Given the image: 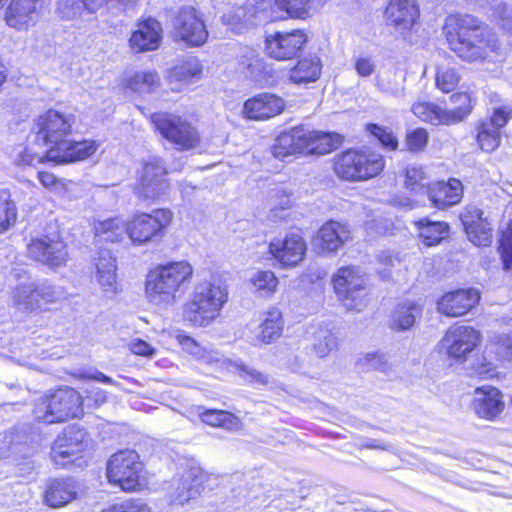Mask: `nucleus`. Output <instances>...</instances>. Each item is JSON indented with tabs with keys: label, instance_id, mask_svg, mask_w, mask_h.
I'll use <instances>...</instances> for the list:
<instances>
[{
	"label": "nucleus",
	"instance_id": "f03ea898",
	"mask_svg": "<svg viewBox=\"0 0 512 512\" xmlns=\"http://www.w3.org/2000/svg\"><path fill=\"white\" fill-rule=\"evenodd\" d=\"M444 31L450 48L466 61L485 59L499 48L496 35L470 15L448 16Z\"/></svg>",
	"mask_w": 512,
	"mask_h": 512
},
{
	"label": "nucleus",
	"instance_id": "aec40b11",
	"mask_svg": "<svg viewBox=\"0 0 512 512\" xmlns=\"http://www.w3.org/2000/svg\"><path fill=\"white\" fill-rule=\"evenodd\" d=\"M480 300L477 289H457L444 294L437 302L440 313L448 317H460L468 313Z\"/></svg>",
	"mask_w": 512,
	"mask_h": 512
},
{
	"label": "nucleus",
	"instance_id": "a211bd4d",
	"mask_svg": "<svg viewBox=\"0 0 512 512\" xmlns=\"http://www.w3.org/2000/svg\"><path fill=\"white\" fill-rule=\"evenodd\" d=\"M269 252L283 267H293L304 259L307 244L300 232H291L272 240Z\"/></svg>",
	"mask_w": 512,
	"mask_h": 512
},
{
	"label": "nucleus",
	"instance_id": "1a4fd4ad",
	"mask_svg": "<svg viewBox=\"0 0 512 512\" xmlns=\"http://www.w3.org/2000/svg\"><path fill=\"white\" fill-rule=\"evenodd\" d=\"M368 278L359 266H343L332 277L334 291L348 310L360 311L368 294Z\"/></svg>",
	"mask_w": 512,
	"mask_h": 512
},
{
	"label": "nucleus",
	"instance_id": "79ce46f5",
	"mask_svg": "<svg viewBox=\"0 0 512 512\" xmlns=\"http://www.w3.org/2000/svg\"><path fill=\"white\" fill-rule=\"evenodd\" d=\"M501 141V131L486 121L482 122L477 128V142L480 148L485 152L496 150Z\"/></svg>",
	"mask_w": 512,
	"mask_h": 512
},
{
	"label": "nucleus",
	"instance_id": "49530a36",
	"mask_svg": "<svg viewBox=\"0 0 512 512\" xmlns=\"http://www.w3.org/2000/svg\"><path fill=\"white\" fill-rule=\"evenodd\" d=\"M17 210L10 194L0 190V233L7 231L16 221Z\"/></svg>",
	"mask_w": 512,
	"mask_h": 512
},
{
	"label": "nucleus",
	"instance_id": "3c124183",
	"mask_svg": "<svg viewBox=\"0 0 512 512\" xmlns=\"http://www.w3.org/2000/svg\"><path fill=\"white\" fill-rule=\"evenodd\" d=\"M498 250L501 255L504 270L512 267V221L509 222L506 230L502 233Z\"/></svg>",
	"mask_w": 512,
	"mask_h": 512
},
{
	"label": "nucleus",
	"instance_id": "c756f323",
	"mask_svg": "<svg viewBox=\"0 0 512 512\" xmlns=\"http://www.w3.org/2000/svg\"><path fill=\"white\" fill-rule=\"evenodd\" d=\"M420 240L426 246H435L448 236L449 225L443 221L422 218L415 222Z\"/></svg>",
	"mask_w": 512,
	"mask_h": 512
},
{
	"label": "nucleus",
	"instance_id": "f257e3e1",
	"mask_svg": "<svg viewBox=\"0 0 512 512\" xmlns=\"http://www.w3.org/2000/svg\"><path fill=\"white\" fill-rule=\"evenodd\" d=\"M173 219L169 209H155L151 213H139L124 223L119 218L99 221L95 225L96 236L101 241L119 242L127 234L133 245L141 246L160 241Z\"/></svg>",
	"mask_w": 512,
	"mask_h": 512
},
{
	"label": "nucleus",
	"instance_id": "9d476101",
	"mask_svg": "<svg viewBox=\"0 0 512 512\" xmlns=\"http://www.w3.org/2000/svg\"><path fill=\"white\" fill-rule=\"evenodd\" d=\"M142 463L134 450L119 451L111 456L107 463L109 482L124 491H134L140 486Z\"/></svg>",
	"mask_w": 512,
	"mask_h": 512
},
{
	"label": "nucleus",
	"instance_id": "e2e57ef3",
	"mask_svg": "<svg viewBox=\"0 0 512 512\" xmlns=\"http://www.w3.org/2000/svg\"><path fill=\"white\" fill-rule=\"evenodd\" d=\"M38 179L45 188L54 193L62 194L66 190L65 183L50 172L39 171Z\"/></svg>",
	"mask_w": 512,
	"mask_h": 512
},
{
	"label": "nucleus",
	"instance_id": "4468645a",
	"mask_svg": "<svg viewBox=\"0 0 512 512\" xmlns=\"http://www.w3.org/2000/svg\"><path fill=\"white\" fill-rule=\"evenodd\" d=\"M307 42L303 30L277 31L268 34L265 39L267 54L276 60H289L298 55Z\"/></svg>",
	"mask_w": 512,
	"mask_h": 512
},
{
	"label": "nucleus",
	"instance_id": "69168bd1",
	"mask_svg": "<svg viewBox=\"0 0 512 512\" xmlns=\"http://www.w3.org/2000/svg\"><path fill=\"white\" fill-rule=\"evenodd\" d=\"M237 367L240 376L245 377L251 383H259L263 385L268 383V376L262 374L258 370L250 368L244 364L238 365Z\"/></svg>",
	"mask_w": 512,
	"mask_h": 512
},
{
	"label": "nucleus",
	"instance_id": "4be33fe9",
	"mask_svg": "<svg viewBox=\"0 0 512 512\" xmlns=\"http://www.w3.org/2000/svg\"><path fill=\"white\" fill-rule=\"evenodd\" d=\"M418 17L415 0H391L385 10L387 24L402 35L412 29Z\"/></svg>",
	"mask_w": 512,
	"mask_h": 512
},
{
	"label": "nucleus",
	"instance_id": "6ab92c4d",
	"mask_svg": "<svg viewBox=\"0 0 512 512\" xmlns=\"http://www.w3.org/2000/svg\"><path fill=\"white\" fill-rule=\"evenodd\" d=\"M351 238V231L346 224L330 220L321 226L312 243L318 254L326 255L336 252Z\"/></svg>",
	"mask_w": 512,
	"mask_h": 512
},
{
	"label": "nucleus",
	"instance_id": "e433bc0d",
	"mask_svg": "<svg viewBox=\"0 0 512 512\" xmlns=\"http://www.w3.org/2000/svg\"><path fill=\"white\" fill-rule=\"evenodd\" d=\"M202 65L195 57L184 60L175 66L169 75L171 82H179L182 84H190L201 78Z\"/></svg>",
	"mask_w": 512,
	"mask_h": 512
},
{
	"label": "nucleus",
	"instance_id": "de8ad7c7",
	"mask_svg": "<svg viewBox=\"0 0 512 512\" xmlns=\"http://www.w3.org/2000/svg\"><path fill=\"white\" fill-rule=\"evenodd\" d=\"M460 81V76L455 68L451 67H438L436 73V85L445 92L453 91Z\"/></svg>",
	"mask_w": 512,
	"mask_h": 512
},
{
	"label": "nucleus",
	"instance_id": "052dcab7",
	"mask_svg": "<svg viewBox=\"0 0 512 512\" xmlns=\"http://www.w3.org/2000/svg\"><path fill=\"white\" fill-rule=\"evenodd\" d=\"M493 15L498 24L507 31H512V6L499 4L493 9Z\"/></svg>",
	"mask_w": 512,
	"mask_h": 512
},
{
	"label": "nucleus",
	"instance_id": "5fc2aeb1",
	"mask_svg": "<svg viewBox=\"0 0 512 512\" xmlns=\"http://www.w3.org/2000/svg\"><path fill=\"white\" fill-rule=\"evenodd\" d=\"M429 135L426 129L417 128L407 133L406 145L409 151L420 152L427 146Z\"/></svg>",
	"mask_w": 512,
	"mask_h": 512
},
{
	"label": "nucleus",
	"instance_id": "ea45409f",
	"mask_svg": "<svg viewBox=\"0 0 512 512\" xmlns=\"http://www.w3.org/2000/svg\"><path fill=\"white\" fill-rule=\"evenodd\" d=\"M160 83L158 74L154 71L135 72L128 80L127 86L136 93L153 92Z\"/></svg>",
	"mask_w": 512,
	"mask_h": 512
},
{
	"label": "nucleus",
	"instance_id": "58836bf2",
	"mask_svg": "<svg viewBox=\"0 0 512 512\" xmlns=\"http://www.w3.org/2000/svg\"><path fill=\"white\" fill-rule=\"evenodd\" d=\"M253 291L261 297L269 298L277 290L279 280L270 270H258L250 279Z\"/></svg>",
	"mask_w": 512,
	"mask_h": 512
},
{
	"label": "nucleus",
	"instance_id": "bb28decb",
	"mask_svg": "<svg viewBox=\"0 0 512 512\" xmlns=\"http://www.w3.org/2000/svg\"><path fill=\"white\" fill-rule=\"evenodd\" d=\"M475 413L484 419L493 420L504 408L502 393L493 386H482L475 389L473 401Z\"/></svg>",
	"mask_w": 512,
	"mask_h": 512
},
{
	"label": "nucleus",
	"instance_id": "8fccbe9b",
	"mask_svg": "<svg viewBox=\"0 0 512 512\" xmlns=\"http://www.w3.org/2000/svg\"><path fill=\"white\" fill-rule=\"evenodd\" d=\"M367 130L388 150H396L398 147L397 137L388 127L377 124H369Z\"/></svg>",
	"mask_w": 512,
	"mask_h": 512
},
{
	"label": "nucleus",
	"instance_id": "13d9d810",
	"mask_svg": "<svg viewBox=\"0 0 512 512\" xmlns=\"http://www.w3.org/2000/svg\"><path fill=\"white\" fill-rule=\"evenodd\" d=\"M511 118L512 106L507 104L494 108L490 119L486 122L488 124H492L496 129L501 131V129L507 125Z\"/></svg>",
	"mask_w": 512,
	"mask_h": 512
},
{
	"label": "nucleus",
	"instance_id": "f704fd0d",
	"mask_svg": "<svg viewBox=\"0 0 512 512\" xmlns=\"http://www.w3.org/2000/svg\"><path fill=\"white\" fill-rule=\"evenodd\" d=\"M97 281L105 292H116V264L109 251H103L96 264Z\"/></svg>",
	"mask_w": 512,
	"mask_h": 512
},
{
	"label": "nucleus",
	"instance_id": "4c0bfd02",
	"mask_svg": "<svg viewBox=\"0 0 512 512\" xmlns=\"http://www.w3.org/2000/svg\"><path fill=\"white\" fill-rule=\"evenodd\" d=\"M13 300L15 305L25 311L40 310L39 295L36 294V284L20 283L14 290Z\"/></svg>",
	"mask_w": 512,
	"mask_h": 512
},
{
	"label": "nucleus",
	"instance_id": "680f3d73",
	"mask_svg": "<svg viewBox=\"0 0 512 512\" xmlns=\"http://www.w3.org/2000/svg\"><path fill=\"white\" fill-rule=\"evenodd\" d=\"M79 0H58L57 12L64 19H73L80 14Z\"/></svg>",
	"mask_w": 512,
	"mask_h": 512
},
{
	"label": "nucleus",
	"instance_id": "cd10ccee",
	"mask_svg": "<svg viewBox=\"0 0 512 512\" xmlns=\"http://www.w3.org/2000/svg\"><path fill=\"white\" fill-rule=\"evenodd\" d=\"M201 480L194 469L184 471L181 477L173 479L171 484L170 502L184 505L200 495Z\"/></svg>",
	"mask_w": 512,
	"mask_h": 512
},
{
	"label": "nucleus",
	"instance_id": "774afa93",
	"mask_svg": "<svg viewBox=\"0 0 512 512\" xmlns=\"http://www.w3.org/2000/svg\"><path fill=\"white\" fill-rule=\"evenodd\" d=\"M271 202L274 208L280 207L281 209L290 208L292 201L290 194L283 189H275L271 192Z\"/></svg>",
	"mask_w": 512,
	"mask_h": 512
},
{
	"label": "nucleus",
	"instance_id": "9b49d317",
	"mask_svg": "<svg viewBox=\"0 0 512 512\" xmlns=\"http://www.w3.org/2000/svg\"><path fill=\"white\" fill-rule=\"evenodd\" d=\"M169 186L164 160L158 156H152L146 160L139 171L136 187L138 197L144 201L157 200L168 192Z\"/></svg>",
	"mask_w": 512,
	"mask_h": 512
},
{
	"label": "nucleus",
	"instance_id": "c9c22d12",
	"mask_svg": "<svg viewBox=\"0 0 512 512\" xmlns=\"http://www.w3.org/2000/svg\"><path fill=\"white\" fill-rule=\"evenodd\" d=\"M405 75L398 68L382 70L376 78V85L380 91L394 97L403 94Z\"/></svg>",
	"mask_w": 512,
	"mask_h": 512
},
{
	"label": "nucleus",
	"instance_id": "4d7b16f0",
	"mask_svg": "<svg viewBox=\"0 0 512 512\" xmlns=\"http://www.w3.org/2000/svg\"><path fill=\"white\" fill-rule=\"evenodd\" d=\"M474 234L476 238L474 239L471 235H467L468 239L475 245L479 247H487L492 242V229L490 223L480 222L476 227H474Z\"/></svg>",
	"mask_w": 512,
	"mask_h": 512
},
{
	"label": "nucleus",
	"instance_id": "603ef678",
	"mask_svg": "<svg viewBox=\"0 0 512 512\" xmlns=\"http://www.w3.org/2000/svg\"><path fill=\"white\" fill-rule=\"evenodd\" d=\"M47 159V150L43 153L35 151L32 147H25L18 152L15 157V164L17 166H35L42 163L44 159Z\"/></svg>",
	"mask_w": 512,
	"mask_h": 512
},
{
	"label": "nucleus",
	"instance_id": "0eeeda50",
	"mask_svg": "<svg viewBox=\"0 0 512 512\" xmlns=\"http://www.w3.org/2000/svg\"><path fill=\"white\" fill-rule=\"evenodd\" d=\"M151 123L162 138L175 150L185 152L201 148V137L197 127L179 115L166 112L153 113Z\"/></svg>",
	"mask_w": 512,
	"mask_h": 512
},
{
	"label": "nucleus",
	"instance_id": "bf43d9fd",
	"mask_svg": "<svg viewBox=\"0 0 512 512\" xmlns=\"http://www.w3.org/2000/svg\"><path fill=\"white\" fill-rule=\"evenodd\" d=\"M425 171L421 166L410 165L406 169L405 184L410 190H416L424 187L423 181L425 180Z\"/></svg>",
	"mask_w": 512,
	"mask_h": 512
},
{
	"label": "nucleus",
	"instance_id": "a19ab883",
	"mask_svg": "<svg viewBox=\"0 0 512 512\" xmlns=\"http://www.w3.org/2000/svg\"><path fill=\"white\" fill-rule=\"evenodd\" d=\"M201 420L213 427H222L227 430L238 428L239 419L224 410H206L200 414Z\"/></svg>",
	"mask_w": 512,
	"mask_h": 512
},
{
	"label": "nucleus",
	"instance_id": "864d4df0",
	"mask_svg": "<svg viewBox=\"0 0 512 512\" xmlns=\"http://www.w3.org/2000/svg\"><path fill=\"white\" fill-rule=\"evenodd\" d=\"M320 0H278L280 7L292 16L300 17L307 13Z\"/></svg>",
	"mask_w": 512,
	"mask_h": 512
},
{
	"label": "nucleus",
	"instance_id": "6e6552de",
	"mask_svg": "<svg viewBox=\"0 0 512 512\" xmlns=\"http://www.w3.org/2000/svg\"><path fill=\"white\" fill-rule=\"evenodd\" d=\"M384 166L382 155L350 149L335 158L334 171L343 180L363 181L377 176Z\"/></svg>",
	"mask_w": 512,
	"mask_h": 512
},
{
	"label": "nucleus",
	"instance_id": "20e7f679",
	"mask_svg": "<svg viewBox=\"0 0 512 512\" xmlns=\"http://www.w3.org/2000/svg\"><path fill=\"white\" fill-rule=\"evenodd\" d=\"M228 301V289L218 279L198 283L189 301L183 306V320L191 327L211 325Z\"/></svg>",
	"mask_w": 512,
	"mask_h": 512
},
{
	"label": "nucleus",
	"instance_id": "2f4dec72",
	"mask_svg": "<svg viewBox=\"0 0 512 512\" xmlns=\"http://www.w3.org/2000/svg\"><path fill=\"white\" fill-rule=\"evenodd\" d=\"M421 314L420 307L412 301L399 303L391 316V328L396 331H405L413 327L416 318Z\"/></svg>",
	"mask_w": 512,
	"mask_h": 512
},
{
	"label": "nucleus",
	"instance_id": "dca6fc26",
	"mask_svg": "<svg viewBox=\"0 0 512 512\" xmlns=\"http://www.w3.org/2000/svg\"><path fill=\"white\" fill-rule=\"evenodd\" d=\"M173 26L176 37L191 46H200L207 40L208 32L204 21L192 7L180 9Z\"/></svg>",
	"mask_w": 512,
	"mask_h": 512
},
{
	"label": "nucleus",
	"instance_id": "a18cd8bd",
	"mask_svg": "<svg viewBox=\"0 0 512 512\" xmlns=\"http://www.w3.org/2000/svg\"><path fill=\"white\" fill-rule=\"evenodd\" d=\"M337 347V338L326 329L319 328L314 333L313 351L318 358L326 357Z\"/></svg>",
	"mask_w": 512,
	"mask_h": 512
},
{
	"label": "nucleus",
	"instance_id": "ddd939ff",
	"mask_svg": "<svg viewBox=\"0 0 512 512\" xmlns=\"http://www.w3.org/2000/svg\"><path fill=\"white\" fill-rule=\"evenodd\" d=\"M88 445L87 433L83 428L72 425L64 429L51 449V459L58 467L72 462V457L82 452Z\"/></svg>",
	"mask_w": 512,
	"mask_h": 512
},
{
	"label": "nucleus",
	"instance_id": "b1692460",
	"mask_svg": "<svg viewBox=\"0 0 512 512\" xmlns=\"http://www.w3.org/2000/svg\"><path fill=\"white\" fill-rule=\"evenodd\" d=\"M282 98L269 93H262L244 102L242 114L249 120H266L279 115L284 109Z\"/></svg>",
	"mask_w": 512,
	"mask_h": 512
},
{
	"label": "nucleus",
	"instance_id": "5701e85b",
	"mask_svg": "<svg viewBox=\"0 0 512 512\" xmlns=\"http://www.w3.org/2000/svg\"><path fill=\"white\" fill-rule=\"evenodd\" d=\"M162 40V26L159 21L148 17L137 23L129 39L130 48L136 53L156 50Z\"/></svg>",
	"mask_w": 512,
	"mask_h": 512
},
{
	"label": "nucleus",
	"instance_id": "412c9836",
	"mask_svg": "<svg viewBox=\"0 0 512 512\" xmlns=\"http://www.w3.org/2000/svg\"><path fill=\"white\" fill-rule=\"evenodd\" d=\"M43 8L39 7L32 0H11L5 11L7 25L18 31H27L42 16Z\"/></svg>",
	"mask_w": 512,
	"mask_h": 512
},
{
	"label": "nucleus",
	"instance_id": "f3484780",
	"mask_svg": "<svg viewBox=\"0 0 512 512\" xmlns=\"http://www.w3.org/2000/svg\"><path fill=\"white\" fill-rule=\"evenodd\" d=\"M27 251L32 259L50 268L64 265L68 256L66 245L58 236L32 239Z\"/></svg>",
	"mask_w": 512,
	"mask_h": 512
},
{
	"label": "nucleus",
	"instance_id": "09e8293b",
	"mask_svg": "<svg viewBox=\"0 0 512 512\" xmlns=\"http://www.w3.org/2000/svg\"><path fill=\"white\" fill-rule=\"evenodd\" d=\"M460 219L466 234L471 235L474 239L476 238L473 230L474 227L480 224V222H487V219L483 218V212L476 206L466 207L461 213Z\"/></svg>",
	"mask_w": 512,
	"mask_h": 512
},
{
	"label": "nucleus",
	"instance_id": "37998d69",
	"mask_svg": "<svg viewBox=\"0 0 512 512\" xmlns=\"http://www.w3.org/2000/svg\"><path fill=\"white\" fill-rule=\"evenodd\" d=\"M36 294L39 295L41 307L50 303H58L68 298L64 287L55 285L47 280L36 284Z\"/></svg>",
	"mask_w": 512,
	"mask_h": 512
},
{
	"label": "nucleus",
	"instance_id": "72a5a7b5",
	"mask_svg": "<svg viewBox=\"0 0 512 512\" xmlns=\"http://www.w3.org/2000/svg\"><path fill=\"white\" fill-rule=\"evenodd\" d=\"M321 68V61L317 56L305 57L290 70V80L296 84L314 82L319 78Z\"/></svg>",
	"mask_w": 512,
	"mask_h": 512
},
{
	"label": "nucleus",
	"instance_id": "473e14b6",
	"mask_svg": "<svg viewBox=\"0 0 512 512\" xmlns=\"http://www.w3.org/2000/svg\"><path fill=\"white\" fill-rule=\"evenodd\" d=\"M412 113L421 121L432 125H451L446 109L429 101H417L411 107Z\"/></svg>",
	"mask_w": 512,
	"mask_h": 512
},
{
	"label": "nucleus",
	"instance_id": "c85d7f7f",
	"mask_svg": "<svg viewBox=\"0 0 512 512\" xmlns=\"http://www.w3.org/2000/svg\"><path fill=\"white\" fill-rule=\"evenodd\" d=\"M78 485L73 478H56L48 482L45 490V502L52 508L69 504L77 497Z\"/></svg>",
	"mask_w": 512,
	"mask_h": 512
},
{
	"label": "nucleus",
	"instance_id": "338daca9",
	"mask_svg": "<svg viewBox=\"0 0 512 512\" xmlns=\"http://www.w3.org/2000/svg\"><path fill=\"white\" fill-rule=\"evenodd\" d=\"M361 364L367 369L385 370L386 359L382 354L369 353L361 360Z\"/></svg>",
	"mask_w": 512,
	"mask_h": 512
},
{
	"label": "nucleus",
	"instance_id": "7c9ffc66",
	"mask_svg": "<svg viewBox=\"0 0 512 512\" xmlns=\"http://www.w3.org/2000/svg\"><path fill=\"white\" fill-rule=\"evenodd\" d=\"M282 330V313L278 308H271L265 313L255 340L257 343L270 344L280 337Z\"/></svg>",
	"mask_w": 512,
	"mask_h": 512
},
{
	"label": "nucleus",
	"instance_id": "2eb2a0df",
	"mask_svg": "<svg viewBox=\"0 0 512 512\" xmlns=\"http://www.w3.org/2000/svg\"><path fill=\"white\" fill-rule=\"evenodd\" d=\"M481 334L478 330L467 325L451 326L442 339L449 357L464 360L480 343Z\"/></svg>",
	"mask_w": 512,
	"mask_h": 512
},
{
	"label": "nucleus",
	"instance_id": "c03bdc74",
	"mask_svg": "<svg viewBox=\"0 0 512 512\" xmlns=\"http://www.w3.org/2000/svg\"><path fill=\"white\" fill-rule=\"evenodd\" d=\"M454 108L446 110L451 120V124H456L464 120L471 112V100L468 93H455L451 97Z\"/></svg>",
	"mask_w": 512,
	"mask_h": 512
},
{
	"label": "nucleus",
	"instance_id": "423d86ee",
	"mask_svg": "<svg viewBox=\"0 0 512 512\" xmlns=\"http://www.w3.org/2000/svg\"><path fill=\"white\" fill-rule=\"evenodd\" d=\"M81 396L72 388H61L39 398L33 410L37 421L53 424L82 414Z\"/></svg>",
	"mask_w": 512,
	"mask_h": 512
},
{
	"label": "nucleus",
	"instance_id": "a878e982",
	"mask_svg": "<svg viewBox=\"0 0 512 512\" xmlns=\"http://www.w3.org/2000/svg\"><path fill=\"white\" fill-rule=\"evenodd\" d=\"M427 191L433 206L441 210L458 204L463 197V185L455 178L433 183Z\"/></svg>",
	"mask_w": 512,
	"mask_h": 512
},
{
	"label": "nucleus",
	"instance_id": "6e6d98bb",
	"mask_svg": "<svg viewBox=\"0 0 512 512\" xmlns=\"http://www.w3.org/2000/svg\"><path fill=\"white\" fill-rule=\"evenodd\" d=\"M102 512H151V508L140 499H131L111 505Z\"/></svg>",
	"mask_w": 512,
	"mask_h": 512
},
{
	"label": "nucleus",
	"instance_id": "393cba45",
	"mask_svg": "<svg viewBox=\"0 0 512 512\" xmlns=\"http://www.w3.org/2000/svg\"><path fill=\"white\" fill-rule=\"evenodd\" d=\"M98 145L93 140L70 141L66 139L58 147L47 149V160L55 163L80 161L93 155Z\"/></svg>",
	"mask_w": 512,
	"mask_h": 512
},
{
	"label": "nucleus",
	"instance_id": "7ed1b4c3",
	"mask_svg": "<svg viewBox=\"0 0 512 512\" xmlns=\"http://www.w3.org/2000/svg\"><path fill=\"white\" fill-rule=\"evenodd\" d=\"M194 269L186 260L171 261L151 270L146 279V295L150 303L167 307L176 301L178 292L185 291Z\"/></svg>",
	"mask_w": 512,
	"mask_h": 512
},
{
	"label": "nucleus",
	"instance_id": "0e129e2a",
	"mask_svg": "<svg viewBox=\"0 0 512 512\" xmlns=\"http://www.w3.org/2000/svg\"><path fill=\"white\" fill-rule=\"evenodd\" d=\"M189 354L206 364L217 363L221 359L219 352L208 350L207 348L201 346L199 343L193 350H191Z\"/></svg>",
	"mask_w": 512,
	"mask_h": 512
},
{
	"label": "nucleus",
	"instance_id": "f8f14e48",
	"mask_svg": "<svg viewBox=\"0 0 512 512\" xmlns=\"http://www.w3.org/2000/svg\"><path fill=\"white\" fill-rule=\"evenodd\" d=\"M74 120L72 114L54 109L46 111L36 121L37 140L50 147L60 146L71 133Z\"/></svg>",
	"mask_w": 512,
	"mask_h": 512
},
{
	"label": "nucleus",
	"instance_id": "39448f33",
	"mask_svg": "<svg viewBox=\"0 0 512 512\" xmlns=\"http://www.w3.org/2000/svg\"><path fill=\"white\" fill-rule=\"evenodd\" d=\"M343 137L337 133L319 132L305 126H297L282 132L275 140L272 154L283 159L295 153L324 155L337 149Z\"/></svg>",
	"mask_w": 512,
	"mask_h": 512
}]
</instances>
